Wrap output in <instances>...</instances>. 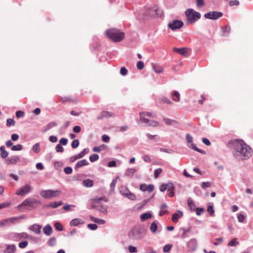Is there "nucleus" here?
Wrapping results in <instances>:
<instances>
[{"label": "nucleus", "mask_w": 253, "mask_h": 253, "mask_svg": "<svg viewBox=\"0 0 253 253\" xmlns=\"http://www.w3.org/2000/svg\"><path fill=\"white\" fill-rule=\"evenodd\" d=\"M229 144L233 147L232 154L238 160L249 159L252 155L251 148L241 140H231Z\"/></svg>", "instance_id": "1"}, {"label": "nucleus", "mask_w": 253, "mask_h": 253, "mask_svg": "<svg viewBox=\"0 0 253 253\" xmlns=\"http://www.w3.org/2000/svg\"><path fill=\"white\" fill-rule=\"evenodd\" d=\"M41 202L34 198H28L24 200L22 203L17 207V209L19 211H23L22 207H28L29 210L35 209L37 208Z\"/></svg>", "instance_id": "2"}, {"label": "nucleus", "mask_w": 253, "mask_h": 253, "mask_svg": "<svg viewBox=\"0 0 253 253\" xmlns=\"http://www.w3.org/2000/svg\"><path fill=\"white\" fill-rule=\"evenodd\" d=\"M92 201L93 202V203L91 204L92 208L96 209L97 210L103 213H107V206L101 204V202L102 201L105 202H107L108 201L107 198L104 197L100 198L95 197L92 199Z\"/></svg>", "instance_id": "3"}, {"label": "nucleus", "mask_w": 253, "mask_h": 253, "mask_svg": "<svg viewBox=\"0 0 253 253\" xmlns=\"http://www.w3.org/2000/svg\"><path fill=\"white\" fill-rule=\"evenodd\" d=\"M185 14L186 17L187 23L188 24L195 23L201 17V15L199 12L195 11L192 8L187 9L185 11Z\"/></svg>", "instance_id": "4"}, {"label": "nucleus", "mask_w": 253, "mask_h": 253, "mask_svg": "<svg viewBox=\"0 0 253 253\" xmlns=\"http://www.w3.org/2000/svg\"><path fill=\"white\" fill-rule=\"evenodd\" d=\"M105 34L110 39L116 42H121L124 38L125 34L117 29H110L105 32Z\"/></svg>", "instance_id": "5"}, {"label": "nucleus", "mask_w": 253, "mask_h": 253, "mask_svg": "<svg viewBox=\"0 0 253 253\" xmlns=\"http://www.w3.org/2000/svg\"><path fill=\"white\" fill-rule=\"evenodd\" d=\"M145 234L144 228L135 227L128 232V236L129 239L137 240L141 239Z\"/></svg>", "instance_id": "6"}, {"label": "nucleus", "mask_w": 253, "mask_h": 253, "mask_svg": "<svg viewBox=\"0 0 253 253\" xmlns=\"http://www.w3.org/2000/svg\"><path fill=\"white\" fill-rule=\"evenodd\" d=\"M157 10L152 7L145 8L138 12V18L139 20H143L154 14H158Z\"/></svg>", "instance_id": "7"}, {"label": "nucleus", "mask_w": 253, "mask_h": 253, "mask_svg": "<svg viewBox=\"0 0 253 253\" xmlns=\"http://www.w3.org/2000/svg\"><path fill=\"white\" fill-rule=\"evenodd\" d=\"M61 194V191L57 189L53 190H43L40 192L41 196L44 198L51 199L59 196Z\"/></svg>", "instance_id": "8"}, {"label": "nucleus", "mask_w": 253, "mask_h": 253, "mask_svg": "<svg viewBox=\"0 0 253 253\" xmlns=\"http://www.w3.org/2000/svg\"><path fill=\"white\" fill-rule=\"evenodd\" d=\"M120 192L123 196L130 200L134 201L136 199L135 195L131 193L126 186H121Z\"/></svg>", "instance_id": "9"}, {"label": "nucleus", "mask_w": 253, "mask_h": 253, "mask_svg": "<svg viewBox=\"0 0 253 253\" xmlns=\"http://www.w3.org/2000/svg\"><path fill=\"white\" fill-rule=\"evenodd\" d=\"M32 189L31 184L27 183L17 189L15 194L17 196H23L31 192Z\"/></svg>", "instance_id": "10"}, {"label": "nucleus", "mask_w": 253, "mask_h": 253, "mask_svg": "<svg viewBox=\"0 0 253 253\" xmlns=\"http://www.w3.org/2000/svg\"><path fill=\"white\" fill-rule=\"evenodd\" d=\"M145 113H139L140 121L141 123L145 124L147 126L156 127L158 126L159 123L154 120H150L143 117Z\"/></svg>", "instance_id": "11"}, {"label": "nucleus", "mask_w": 253, "mask_h": 253, "mask_svg": "<svg viewBox=\"0 0 253 253\" xmlns=\"http://www.w3.org/2000/svg\"><path fill=\"white\" fill-rule=\"evenodd\" d=\"M186 140L187 143H191L190 145L188 146L189 148H191L194 150L195 151L200 153L202 154H206L205 151L198 148L196 146V144L192 143L193 141V137L190 134H187L186 135Z\"/></svg>", "instance_id": "12"}, {"label": "nucleus", "mask_w": 253, "mask_h": 253, "mask_svg": "<svg viewBox=\"0 0 253 253\" xmlns=\"http://www.w3.org/2000/svg\"><path fill=\"white\" fill-rule=\"evenodd\" d=\"M222 15L223 13L221 12L213 11L205 13L204 17L207 19L216 20L222 17Z\"/></svg>", "instance_id": "13"}, {"label": "nucleus", "mask_w": 253, "mask_h": 253, "mask_svg": "<svg viewBox=\"0 0 253 253\" xmlns=\"http://www.w3.org/2000/svg\"><path fill=\"white\" fill-rule=\"evenodd\" d=\"M183 25V22L181 20H173L169 22L168 24V27L171 30L174 31L181 28Z\"/></svg>", "instance_id": "14"}, {"label": "nucleus", "mask_w": 253, "mask_h": 253, "mask_svg": "<svg viewBox=\"0 0 253 253\" xmlns=\"http://www.w3.org/2000/svg\"><path fill=\"white\" fill-rule=\"evenodd\" d=\"M198 246L197 242L196 239H192L188 242L187 247L188 251L190 252H194Z\"/></svg>", "instance_id": "15"}, {"label": "nucleus", "mask_w": 253, "mask_h": 253, "mask_svg": "<svg viewBox=\"0 0 253 253\" xmlns=\"http://www.w3.org/2000/svg\"><path fill=\"white\" fill-rule=\"evenodd\" d=\"M88 152H89L88 148H84L83 149V150L82 152H81L78 154L71 157L70 160L71 162H74L76 160L81 159V158H82L83 157H84L85 154H86L87 153H88Z\"/></svg>", "instance_id": "16"}, {"label": "nucleus", "mask_w": 253, "mask_h": 253, "mask_svg": "<svg viewBox=\"0 0 253 253\" xmlns=\"http://www.w3.org/2000/svg\"><path fill=\"white\" fill-rule=\"evenodd\" d=\"M173 51L185 57H187L189 55L188 51L186 48L183 47L181 48H178L174 47L173 48Z\"/></svg>", "instance_id": "17"}, {"label": "nucleus", "mask_w": 253, "mask_h": 253, "mask_svg": "<svg viewBox=\"0 0 253 253\" xmlns=\"http://www.w3.org/2000/svg\"><path fill=\"white\" fill-rule=\"evenodd\" d=\"M42 226L38 224H34L31 226L29 229L35 232L36 234H40L41 233Z\"/></svg>", "instance_id": "18"}, {"label": "nucleus", "mask_w": 253, "mask_h": 253, "mask_svg": "<svg viewBox=\"0 0 253 253\" xmlns=\"http://www.w3.org/2000/svg\"><path fill=\"white\" fill-rule=\"evenodd\" d=\"M18 222V218L11 217L5 219V222L6 226H9L16 224Z\"/></svg>", "instance_id": "19"}, {"label": "nucleus", "mask_w": 253, "mask_h": 253, "mask_svg": "<svg viewBox=\"0 0 253 253\" xmlns=\"http://www.w3.org/2000/svg\"><path fill=\"white\" fill-rule=\"evenodd\" d=\"M150 230L152 234L159 233L161 230H159L157 223L156 222H153L151 223L150 226Z\"/></svg>", "instance_id": "20"}, {"label": "nucleus", "mask_w": 253, "mask_h": 253, "mask_svg": "<svg viewBox=\"0 0 253 253\" xmlns=\"http://www.w3.org/2000/svg\"><path fill=\"white\" fill-rule=\"evenodd\" d=\"M84 223V221L79 218H76L71 220L70 225L73 226H77L80 224H83Z\"/></svg>", "instance_id": "21"}, {"label": "nucleus", "mask_w": 253, "mask_h": 253, "mask_svg": "<svg viewBox=\"0 0 253 253\" xmlns=\"http://www.w3.org/2000/svg\"><path fill=\"white\" fill-rule=\"evenodd\" d=\"M16 247L14 245H7L6 248L4 251V253H14L16 251Z\"/></svg>", "instance_id": "22"}, {"label": "nucleus", "mask_w": 253, "mask_h": 253, "mask_svg": "<svg viewBox=\"0 0 253 253\" xmlns=\"http://www.w3.org/2000/svg\"><path fill=\"white\" fill-rule=\"evenodd\" d=\"M63 203L62 201H55L53 202H51L49 204L45 205V207L46 208H51L52 209H55L60 206H61Z\"/></svg>", "instance_id": "23"}, {"label": "nucleus", "mask_w": 253, "mask_h": 253, "mask_svg": "<svg viewBox=\"0 0 253 253\" xmlns=\"http://www.w3.org/2000/svg\"><path fill=\"white\" fill-rule=\"evenodd\" d=\"M57 126V124L55 122H51L43 127V132H45L51 128L56 126Z\"/></svg>", "instance_id": "24"}, {"label": "nucleus", "mask_w": 253, "mask_h": 253, "mask_svg": "<svg viewBox=\"0 0 253 253\" xmlns=\"http://www.w3.org/2000/svg\"><path fill=\"white\" fill-rule=\"evenodd\" d=\"M88 164V162L85 159L79 161L76 164L75 167V169L77 170L79 168H80L84 166H87Z\"/></svg>", "instance_id": "25"}, {"label": "nucleus", "mask_w": 253, "mask_h": 253, "mask_svg": "<svg viewBox=\"0 0 253 253\" xmlns=\"http://www.w3.org/2000/svg\"><path fill=\"white\" fill-rule=\"evenodd\" d=\"M43 232L45 235L49 236L52 234V228L49 224H47L43 227Z\"/></svg>", "instance_id": "26"}, {"label": "nucleus", "mask_w": 253, "mask_h": 253, "mask_svg": "<svg viewBox=\"0 0 253 253\" xmlns=\"http://www.w3.org/2000/svg\"><path fill=\"white\" fill-rule=\"evenodd\" d=\"M20 161V158L17 156H13L11 157H9L7 159V161L9 164H15Z\"/></svg>", "instance_id": "27"}, {"label": "nucleus", "mask_w": 253, "mask_h": 253, "mask_svg": "<svg viewBox=\"0 0 253 253\" xmlns=\"http://www.w3.org/2000/svg\"><path fill=\"white\" fill-rule=\"evenodd\" d=\"M171 97L173 100L176 102H178L180 100V94L177 91H173L171 94Z\"/></svg>", "instance_id": "28"}, {"label": "nucleus", "mask_w": 253, "mask_h": 253, "mask_svg": "<svg viewBox=\"0 0 253 253\" xmlns=\"http://www.w3.org/2000/svg\"><path fill=\"white\" fill-rule=\"evenodd\" d=\"M178 213H174L172 216V220L176 223L178 221V219L179 217H181L183 215V212L180 211H178Z\"/></svg>", "instance_id": "29"}, {"label": "nucleus", "mask_w": 253, "mask_h": 253, "mask_svg": "<svg viewBox=\"0 0 253 253\" xmlns=\"http://www.w3.org/2000/svg\"><path fill=\"white\" fill-rule=\"evenodd\" d=\"M152 217V214L150 212H144L140 215V220L143 222Z\"/></svg>", "instance_id": "30"}, {"label": "nucleus", "mask_w": 253, "mask_h": 253, "mask_svg": "<svg viewBox=\"0 0 253 253\" xmlns=\"http://www.w3.org/2000/svg\"><path fill=\"white\" fill-rule=\"evenodd\" d=\"M89 218L92 222L96 223L98 224H104L105 223V220L94 217L92 215H90Z\"/></svg>", "instance_id": "31"}, {"label": "nucleus", "mask_w": 253, "mask_h": 253, "mask_svg": "<svg viewBox=\"0 0 253 253\" xmlns=\"http://www.w3.org/2000/svg\"><path fill=\"white\" fill-rule=\"evenodd\" d=\"M0 157L3 158L5 159L6 158L8 155V153L5 150V147L4 146H1L0 147Z\"/></svg>", "instance_id": "32"}, {"label": "nucleus", "mask_w": 253, "mask_h": 253, "mask_svg": "<svg viewBox=\"0 0 253 253\" xmlns=\"http://www.w3.org/2000/svg\"><path fill=\"white\" fill-rule=\"evenodd\" d=\"M93 184V181L90 179H84L83 182V185L86 187H91Z\"/></svg>", "instance_id": "33"}, {"label": "nucleus", "mask_w": 253, "mask_h": 253, "mask_svg": "<svg viewBox=\"0 0 253 253\" xmlns=\"http://www.w3.org/2000/svg\"><path fill=\"white\" fill-rule=\"evenodd\" d=\"M8 238L14 241H19L18 233L12 232L8 234Z\"/></svg>", "instance_id": "34"}, {"label": "nucleus", "mask_w": 253, "mask_h": 253, "mask_svg": "<svg viewBox=\"0 0 253 253\" xmlns=\"http://www.w3.org/2000/svg\"><path fill=\"white\" fill-rule=\"evenodd\" d=\"M137 169L135 168H128L126 170L125 175L127 176H132L134 173L136 171Z\"/></svg>", "instance_id": "35"}, {"label": "nucleus", "mask_w": 253, "mask_h": 253, "mask_svg": "<svg viewBox=\"0 0 253 253\" xmlns=\"http://www.w3.org/2000/svg\"><path fill=\"white\" fill-rule=\"evenodd\" d=\"M187 204L188 205V207H189L190 210L191 211H195L196 209L195 208V205L193 202V201L191 198H188L187 200Z\"/></svg>", "instance_id": "36"}, {"label": "nucleus", "mask_w": 253, "mask_h": 253, "mask_svg": "<svg viewBox=\"0 0 253 253\" xmlns=\"http://www.w3.org/2000/svg\"><path fill=\"white\" fill-rule=\"evenodd\" d=\"M231 28L229 25H226L222 28L223 34L224 36H227L229 35Z\"/></svg>", "instance_id": "37"}, {"label": "nucleus", "mask_w": 253, "mask_h": 253, "mask_svg": "<svg viewBox=\"0 0 253 253\" xmlns=\"http://www.w3.org/2000/svg\"><path fill=\"white\" fill-rule=\"evenodd\" d=\"M23 149V147L21 144H18L13 145L11 147V150L13 151H21Z\"/></svg>", "instance_id": "38"}, {"label": "nucleus", "mask_w": 253, "mask_h": 253, "mask_svg": "<svg viewBox=\"0 0 253 253\" xmlns=\"http://www.w3.org/2000/svg\"><path fill=\"white\" fill-rule=\"evenodd\" d=\"M32 151L35 153H39L40 151V143H37L32 148Z\"/></svg>", "instance_id": "39"}, {"label": "nucleus", "mask_w": 253, "mask_h": 253, "mask_svg": "<svg viewBox=\"0 0 253 253\" xmlns=\"http://www.w3.org/2000/svg\"><path fill=\"white\" fill-rule=\"evenodd\" d=\"M239 242L237 241L236 238L232 239L227 244L229 247H235L238 245Z\"/></svg>", "instance_id": "40"}, {"label": "nucleus", "mask_w": 253, "mask_h": 253, "mask_svg": "<svg viewBox=\"0 0 253 253\" xmlns=\"http://www.w3.org/2000/svg\"><path fill=\"white\" fill-rule=\"evenodd\" d=\"M163 121L168 125H172L175 123V121L168 118H163Z\"/></svg>", "instance_id": "41"}, {"label": "nucleus", "mask_w": 253, "mask_h": 253, "mask_svg": "<svg viewBox=\"0 0 253 253\" xmlns=\"http://www.w3.org/2000/svg\"><path fill=\"white\" fill-rule=\"evenodd\" d=\"M99 156L96 154H93L90 156L89 160L91 162H94L99 159Z\"/></svg>", "instance_id": "42"}, {"label": "nucleus", "mask_w": 253, "mask_h": 253, "mask_svg": "<svg viewBox=\"0 0 253 253\" xmlns=\"http://www.w3.org/2000/svg\"><path fill=\"white\" fill-rule=\"evenodd\" d=\"M18 235L19 240L22 239H28L30 237V236L27 233L25 232L18 233Z\"/></svg>", "instance_id": "43"}, {"label": "nucleus", "mask_w": 253, "mask_h": 253, "mask_svg": "<svg viewBox=\"0 0 253 253\" xmlns=\"http://www.w3.org/2000/svg\"><path fill=\"white\" fill-rule=\"evenodd\" d=\"M79 144L80 142L78 139H74L71 143V146L73 149H75L79 146Z\"/></svg>", "instance_id": "44"}, {"label": "nucleus", "mask_w": 253, "mask_h": 253, "mask_svg": "<svg viewBox=\"0 0 253 253\" xmlns=\"http://www.w3.org/2000/svg\"><path fill=\"white\" fill-rule=\"evenodd\" d=\"M76 207V205H69V204H66L62 207V209L66 211H71V207Z\"/></svg>", "instance_id": "45"}, {"label": "nucleus", "mask_w": 253, "mask_h": 253, "mask_svg": "<svg viewBox=\"0 0 253 253\" xmlns=\"http://www.w3.org/2000/svg\"><path fill=\"white\" fill-rule=\"evenodd\" d=\"M54 226L56 229L59 231H62L63 230V226L60 222H55L54 223Z\"/></svg>", "instance_id": "46"}, {"label": "nucleus", "mask_w": 253, "mask_h": 253, "mask_svg": "<svg viewBox=\"0 0 253 253\" xmlns=\"http://www.w3.org/2000/svg\"><path fill=\"white\" fill-rule=\"evenodd\" d=\"M160 151L161 152H165L169 154H172L174 152V151L171 149H166L164 148H160Z\"/></svg>", "instance_id": "47"}, {"label": "nucleus", "mask_w": 253, "mask_h": 253, "mask_svg": "<svg viewBox=\"0 0 253 253\" xmlns=\"http://www.w3.org/2000/svg\"><path fill=\"white\" fill-rule=\"evenodd\" d=\"M118 177H118V176H117V177H116V179H113V180L112 181V182H111V184H110V188H111V191H114V190L115 188V186H116V183H117V180H117V179Z\"/></svg>", "instance_id": "48"}, {"label": "nucleus", "mask_w": 253, "mask_h": 253, "mask_svg": "<svg viewBox=\"0 0 253 253\" xmlns=\"http://www.w3.org/2000/svg\"><path fill=\"white\" fill-rule=\"evenodd\" d=\"M56 238L54 237H52L49 239L48 241V244L50 246H54L56 244Z\"/></svg>", "instance_id": "49"}, {"label": "nucleus", "mask_w": 253, "mask_h": 253, "mask_svg": "<svg viewBox=\"0 0 253 253\" xmlns=\"http://www.w3.org/2000/svg\"><path fill=\"white\" fill-rule=\"evenodd\" d=\"M162 171L163 169L161 168H158L155 169L154 171V177L158 178Z\"/></svg>", "instance_id": "50"}, {"label": "nucleus", "mask_w": 253, "mask_h": 253, "mask_svg": "<svg viewBox=\"0 0 253 253\" xmlns=\"http://www.w3.org/2000/svg\"><path fill=\"white\" fill-rule=\"evenodd\" d=\"M166 189L168 191L174 190V188L173 183L171 182L166 184Z\"/></svg>", "instance_id": "51"}, {"label": "nucleus", "mask_w": 253, "mask_h": 253, "mask_svg": "<svg viewBox=\"0 0 253 253\" xmlns=\"http://www.w3.org/2000/svg\"><path fill=\"white\" fill-rule=\"evenodd\" d=\"M15 121L13 119H8L6 120V126H14L15 125Z\"/></svg>", "instance_id": "52"}, {"label": "nucleus", "mask_w": 253, "mask_h": 253, "mask_svg": "<svg viewBox=\"0 0 253 253\" xmlns=\"http://www.w3.org/2000/svg\"><path fill=\"white\" fill-rule=\"evenodd\" d=\"M207 211L211 215H213L214 213V210L213 207L211 205H209L207 208Z\"/></svg>", "instance_id": "53"}, {"label": "nucleus", "mask_w": 253, "mask_h": 253, "mask_svg": "<svg viewBox=\"0 0 253 253\" xmlns=\"http://www.w3.org/2000/svg\"><path fill=\"white\" fill-rule=\"evenodd\" d=\"M60 101L62 102H65L66 101L74 102V100L70 97L64 96L61 98Z\"/></svg>", "instance_id": "54"}, {"label": "nucleus", "mask_w": 253, "mask_h": 253, "mask_svg": "<svg viewBox=\"0 0 253 253\" xmlns=\"http://www.w3.org/2000/svg\"><path fill=\"white\" fill-rule=\"evenodd\" d=\"M195 211H196V214L197 215H201L205 211L204 209L202 208H197L195 209Z\"/></svg>", "instance_id": "55"}, {"label": "nucleus", "mask_w": 253, "mask_h": 253, "mask_svg": "<svg viewBox=\"0 0 253 253\" xmlns=\"http://www.w3.org/2000/svg\"><path fill=\"white\" fill-rule=\"evenodd\" d=\"M201 186L203 189H205L208 187H210L211 184L210 182H203L201 183Z\"/></svg>", "instance_id": "56"}, {"label": "nucleus", "mask_w": 253, "mask_h": 253, "mask_svg": "<svg viewBox=\"0 0 253 253\" xmlns=\"http://www.w3.org/2000/svg\"><path fill=\"white\" fill-rule=\"evenodd\" d=\"M196 5L199 8L203 7L205 5L204 0H196Z\"/></svg>", "instance_id": "57"}, {"label": "nucleus", "mask_w": 253, "mask_h": 253, "mask_svg": "<svg viewBox=\"0 0 253 253\" xmlns=\"http://www.w3.org/2000/svg\"><path fill=\"white\" fill-rule=\"evenodd\" d=\"M64 171L66 174H70L72 173L73 169L70 167H67L64 168Z\"/></svg>", "instance_id": "58"}, {"label": "nucleus", "mask_w": 253, "mask_h": 253, "mask_svg": "<svg viewBox=\"0 0 253 253\" xmlns=\"http://www.w3.org/2000/svg\"><path fill=\"white\" fill-rule=\"evenodd\" d=\"M172 247V245L170 244H168L165 245L163 248V252L165 253L169 252Z\"/></svg>", "instance_id": "59"}, {"label": "nucleus", "mask_w": 253, "mask_h": 253, "mask_svg": "<svg viewBox=\"0 0 253 253\" xmlns=\"http://www.w3.org/2000/svg\"><path fill=\"white\" fill-rule=\"evenodd\" d=\"M55 150L57 152H63L64 151V148L61 145L58 144L55 147Z\"/></svg>", "instance_id": "60"}, {"label": "nucleus", "mask_w": 253, "mask_h": 253, "mask_svg": "<svg viewBox=\"0 0 253 253\" xmlns=\"http://www.w3.org/2000/svg\"><path fill=\"white\" fill-rule=\"evenodd\" d=\"M237 218H238L239 222H244L245 219V217L244 215H243L242 214L238 213L237 214Z\"/></svg>", "instance_id": "61"}, {"label": "nucleus", "mask_w": 253, "mask_h": 253, "mask_svg": "<svg viewBox=\"0 0 253 253\" xmlns=\"http://www.w3.org/2000/svg\"><path fill=\"white\" fill-rule=\"evenodd\" d=\"M28 244V243L27 241H23L19 243V247L21 249H24L27 246Z\"/></svg>", "instance_id": "62"}, {"label": "nucleus", "mask_w": 253, "mask_h": 253, "mask_svg": "<svg viewBox=\"0 0 253 253\" xmlns=\"http://www.w3.org/2000/svg\"><path fill=\"white\" fill-rule=\"evenodd\" d=\"M103 116L104 117H110L113 116V114L109 111H104L102 112Z\"/></svg>", "instance_id": "63"}, {"label": "nucleus", "mask_w": 253, "mask_h": 253, "mask_svg": "<svg viewBox=\"0 0 253 253\" xmlns=\"http://www.w3.org/2000/svg\"><path fill=\"white\" fill-rule=\"evenodd\" d=\"M138 69L142 70L144 68V63L142 61H139L136 64Z\"/></svg>", "instance_id": "64"}]
</instances>
